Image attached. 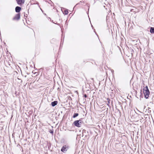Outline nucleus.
<instances>
[{
	"label": "nucleus",
	"instance_id": "obj_8",
	"mask_svg": "<svg viewBox=\"0 0 154 154\" xmlns=\"http://www.w3.org/2000/svg\"><path fill=\"white\" fill-rule=\"evenodd\" d=\"M150 32L151 33H154V28L151 27L150 29Z\"/></svg>",
	"mask_w": 154,
	"mask_h": 154
},
{
	"label": "nucleus",
	"instance_id": "obj_12",
	"mask_svg": "<svg viewBox=\"0 0 154 154\" xmlns=\"http://www.w3.org/2000/svg\"><path fill=\"white\" fill-rule=\"evenodd\" d=\"M65 14H68V13H66V11H65Z\"/></svg>",
	"mask_w": 154,
	"mask_h": 154
},
{
	"label": "nucleus",
	"instance_id": "obj_1",
	"mask_svg": "<svg viewBox=\"0 0 154 154\" xmlns=\"http://www.w3.org/2000/svg\"><path fill=\"white\" fill-rule=\"evenodd\" d=\"M143 93L145 95V97L146 98H148L149 96V91L147 86H146V87L144 88Z\"/></svg>",
	"mask_w": 154,
	"mask_h": 154
},
{
	"label": "nucleus",
	"instance_id": "obj_10",
	"mask_svg": "<svg viewBox=\"0 0 154 154\" xmlns=\"http://www.w3.org/2000/svg\"><path fill=\"white\" fill-rule=\"evenodd\" d=\"M84 97L85 98H86L87 97V95L86 94H85L84 96Z\"/></svg>",
	"mask_w": 154,
	"mask_h": 154
},
{
	"label": "nucleus",
	"instance_id": "obj_11",
	"mask_svg": "<svg viewBox=\"0 0 154 154\" xmlns=\"http://www.w3.org/2000/svg\"><path fill=\"white\" fill-rule=\"evenodd\" d=\"M50 133H51L52 134H53V131H51V132H50Z\"/></svg>",
	"mask_w": 154,
	"mask_h": 154
},
{
	"label": "nucleus",
	"instance_id": "obj_7",
	"mask_svg": "<svg viewBox=\"0 0 154 154\" xmlns=\"http://www.w3.org/2000/svg\"><path fill=\"white\" fill-rule=\"evenodd\" d=\"M57 101H55L54 102H52L51 104L52 106H54L57 104Z\"/></svg>",
	"mask_w": 154,
	"mask_h": 154
},
{
	"label": "nucleus",
	"instance_id": "obj_3",
	"mask_svg": "<svg viewBox=\"0 0 154 154\" xmlns=\"http://www.w3.org/2000/svg\"><path fill=\"white\" fill-rule=\"evenodd\" d=\"M68 149V147L66 145H65L63 146L62 148L61 149V151L64 152H65Z\"/></svg>",
	"mask_w": 154,
	"mask_h": 154
},
{
	"label": "nucleus",
	"instance_id": "obj_2",
	"mask_svg": "<svg viewBox=\"0 0 154 154\" xmlns=\"http://www.w3.org/2000/svg\"><path fill=\"white\" fill-rule=\"evenodd\" d=\"M81 123L80 120H77L74 121L73 123L76 126L79 127H81Z\"/></svg>",
	"mask_w": 154,
	"mask_h": 154
},
{
	"label": "nucleus",
	"instance_id": "obj_9",
	"mask_svg": "<svg viewBox=\"0 0 154 154\" xmlns=\"http://www.w3.org/2000/svg\"><path fill=\"white\" fill-rule=\"evenodd\" d=\"M79 115V114L77 113H75L74 114L73 116V118H75V117Z\"/></svg>",
	"mask_w": 154,
	"mask_h": 154
},
{
	"label": "nucleus",
	"instance_id": "obj_5",
	"mask_svg": "<svg viewBox=\"0 0 154 154\" xmlns=\"http://www.w3.org/2000/svg\"><path fill=\"white\" fill-rule=\"evenodd\" d=\"M17 3L20 5H21L24 2V0H16Z\"/></svg>",
	"mask_w": 154,
	"mask_h": 154
},
{
	"label": "nucleus",
	"instance_id": "obj_4",
	"mask_svg": "<svg viewBox=\"0 0 154 154\" xmlns=\"http://www.w3.org/2000/svg\"><path fill=\"white\" fill-rule=\"evenodd\" d=\"M20 18V14H18L13 18V20H18Z\"/></svg>",
	"mask_w": 154,
	"mask_h": 154
},
{
	"label": "nucleus",
	"instance_id": "obj_6",
	"mask_svg": "<svg viewBox=\"0 0 154 154\" xmlns=\"http://www.w3.org/2000/svg\"><path fill=\"white\" fill-rule=\"evenodd\" d=\"M21 9V8L20 7L17 6L16 7L15 11L17 12H19L20 11Z\"/></svg>",
	"mask_w": 154,
	"mask_h": 154
}]
</instances>
